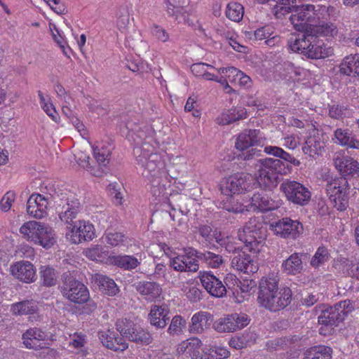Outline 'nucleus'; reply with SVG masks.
<instances>
[{
    "instance_id": "obj_62",
    "label": "nucleus",
    "mask_w": 359,
    "mask_h": 359,
    "mask_svg": "<svg viewBox=\"0 0 359 359\" xmlns=\"http://www.w3.org/2000/svg\"><path fill=\"white\" fill-rule=\"evenodd\" d=\"M183 8L179 6H175L170 3L166 4L167 13L172 17H175L176 20H180L181 15L182 16Z\"/></svg>"
},
{
    "instance_id": "obj_23",
    "label": "nucleus",
    "mask_w": 359,
    "mask_h": 359,
    "mask_svg": "<svg viewBox=\"0 0 359 359\" xmlns=\"http://www.w3.org/2000/svg\"><path fill=\"white\" fill-rule=\"evenodd\" d=\"M11 271L13 276L22 282L29 283L36 280V269L29 262H18L11 266Z\"/></svg>"
},
{
    "instance_id": "obj_59",
    "label": "nucleus",
    "mask_w": 359,
    "mask_h": 359,
    "mask_svg": "<svg viewBox=\"0 0 359 359\" xmlns=\"http://www.w3.org/2000/svg\"><path fill=\"white\" fill-rule=\"evenodd\" d=\"M203 291L198 287L193 285L188 288L186 292L187 297L192 302H198L203 299Z\"/></svg>"
},
{
    "instance_id": "obj_16",
    "label": "nucleus",
    "mask_w": 359,
    "mask_h": 359,
    "mask_svg": "<svg viewBox=\"0 0 359 359\" xmlns=\"http://www.w3.org/2000/svg\"><path fill=\"white\" fill-rule=\"evenodd\" d=\"M198 278L207 292L215 297H222L226 294V286L211 271H200Z\"/></svg>"
},
{
    "instance_id": "obj_7",
    "label": "nucleus",
    "mask_w": 359,
    "mask_h": 359,
    "mask_svg": "<svg viewBox=\"0 0 359 359\" xmlns=\"http://www.w3.org/2000/svg\"><path fill=\"white\" fill-rule=\"evenodd\" d=\"M349 189L347 177H339L327 183V194L332 205L337 210L344 211L348 207Z\"/></svg>"
},
{
    "instance_id": "obj_38",
    "label": "nucleus",
    "mask_w": 359,
    "mask_h": 359,
    "mask_svg": "<svg viewBox=\"0 0 359 359\" xmlns=\"http://www.w3.org/2000/svg\"><path fill=\"white\" fill-rule=\"evenodd\" d=\"M111 262L115 266L125 270H132L140 264V261L132 255H118L113 256Z\"/></svg>"
},
{
    "instance_id": "obj_52",
    "label": "nucleus",
    "mask_w": 359,
    "mask_h": 359,
    "mask_svg": "<svg viewBox=\"0 0 359 359\" xmlns=\"http://www.w3.org/2000/svg\"><path fill=\"white\" fill-rule=\"evenodd\" d=\"M276 292H264V294H258L257 302L260 306L271 311L274 310L275 306H278V304L274 303V295Z\"/></svg>"
},
{
    "instance_id": "obj_44",
    "label": "nucleus",
    "mask_w": 359,
    "mask_h": 359,
    "mask_svg": "<svg viewBox=\"0 0 359 359\" xmlns=\"http://www.w3.org/2000/svg\"><path fill=\"white\" fill-rule=\"evenodd\" d=\"M95 282L99 287L108 295H115L118 292V288L114 281L107 276L103 275H97Z\"/></svg>"
},
{
    "instance_id": "obj_56",
    "label": "nucleus",
    "mask_w": 359,
    "mask_h": 359,
    "mask_svg": "<svg viewBox=\"0 0 359 359\" xmlns=\"http://www.w3.org/2000/svg\"><path fill=\"white\" fill-rule=\"evenodd\" d=\"M15 199V192L12 191H7L0 201V209L4 212L8 211Z\"/></svg>"
},
{
    "instance_id": "obj_15",
    "label": "nucleus",
    "mask_w": 359,
    "mask_h": 359,
    "mask_svg": "<svg viewBox=\"0 0 359 359\" xmlns=\"http://www.w3.org/2000/svg\"><path fill=\"white\" fill-rule=\"evenodd\" d=\"M281 205L280 200L270 198L264 191L255 193L250 198V203L246 206L252 211L266 212L278 208Z\"/></svg>"
},
{
    "instance_id": "obj_13",
    "label": "nucleus",
    "mask_w": 359,
    "mask_h": 359,
    "mask_svg": "<svg viewBox=\"0 0 359 359\" xmlns=\"http://www.w3.org/2000/svg\"><path fill=\"white\" fill-rule=\"evenodd\" d=\"M68 229L69 231L66 233L67 238L74 244L91 241L95 236L94 226L85 220L73 222Z\"/></svg>"
},
{
    "instance_id": "obj_40",
    "label": "nucleus",
    "mask_w": 359,
    "mask_h": 359,
    "mask_svg": "<svg viewBox=\"0 0 359 359\" xmlns=\"http://www.w3.org/2000/svg\"><path fill=\"white\" fill-rule=\"evenodd\" d=\"M292 290L287 287L277 290L273 299L274 303L278 305V306H275L274 310H271V311L276 312L288 306L292 301Z\"/></svg>"
},
{
    "instance_id": "obj_54",
    "label": "nucleus",
    "mask_w": 359,
    "mask_h": 359,
    "mask_svg": "<svg viewBox=\"0 0 359 359\" xmlns=\"http://www.w3.org/2000/svg\"><path fill=\"white\" fill-rule=\"evenodd\" d=\"M229 355V351L222 346L211 347L208 349V359H226Z\"/></svg>"
},
{
    "instance_id": "obj_33",
    "label": "nucleus",
    "mask_w": 359,
    "mask_h": 359,
    "mask_svg": "<svg viewBox=\"0 0 359 359\" xmlns=\"http://www.w3.org/2000/svg\"><path fill=\"white\" fill-rule=\"evenodd\" d=\"M301 257L302 255L299 253L294 252L292 254L283 261L282 264L283 271L289 275H297L302 273L304 266Z\"/></svg>"
},
{
    "instance_id": "obj_55",
    "label": "nucleus",
    "mask_w": 359,
    "mask_h": 359,
    "mask_svg": "<svg viewBox=\"0 0 359 359\" xmlns=\"http://www.w3.org/2000/svg\"><path fill=\"white\" fill-rule=\"evenodd\" d=\"M197 232L204 239L205 241L211 243L214 238L217 237L212 230L211 226L208 224L200 225L198 228Z\"/></svg>"
},
{
    "instance_id": "obj_57",
    "label": "nucleus",
    "mask_w": 359,
    "mask_h": 359,
    "mask_svg": "<svg viewBox=\"0 0 359 359\" xmlns=\"http://www.w3.org/2000/svg\"><path fill=\"white\" fill-rule=\"evenodd\" d=\"M334 306L339 314H343V320L345 316L354 310L353 303L349 299L341 301L336 304Z\"/></svg>"
},
{
    "instance_id": "obj_45",
    "label": "nucleus",
    "mask_w": 359,
    "mask_h": 359,
    "mask_svg": "<svg viewBox=\"0 0 359 359\" xmlns=\"http://www.w3.org/2000/svg\"><path fill=\"white\" fill-rule=\"evenodd\" d=\"M202 346L201 341L196 337L188 339L183 341L178 348V351L185 353L187 356L191 358L196 354L199 348Z\"/></svg>"
},
{
    "instance_id": "obj_11",
    "label": "nucleus",
    "mask_w": 359,
    "mask_h": 359,
    "mask_svg": "<svg viewBox=\"0 0 359 359\" xmlns=\"http://www.w3.org/2000/svg\"><path fill=\"white\" fill-rule=\"evenodd\" d=\"M255 183L251 175L238 173L224 179L220 184V190L226 196L238 194L244 191H250Z\"/></svg>"
},
{
    "instance_id": "obj_9",
    "label": "nucleus",
    "mask_w": 359,
    "mask_h": 359,
    "mask_svg": "<svg viewBox=\"0 0 359 359\" xmlns=\"http://www.w3.org/2000/svg\"><path fill=\"white\" fill-rule=\"evenodd\" d=\"M116 326L121 335L136 344L148 345L153 341L152 335L149 331L128 319L118 320Z\"/></svg>"
},
{
    "instance_id": "obj_34",
    "label": "nucleus",
    "mask_w": 359,
    "mask_h": 359,
    "mask_svg": "<svg viewBox=\"0 0 359 359\" xmlns=\"http://www.w3.org/2000/svg\"><path fill=\"white\" fill-rule=\"evenodd\" d=\"M192 255L197 259L204 262L208 266L217 269L224 264V259L219 254H216L210 251L204 252L193 250Z\"/></svg>"
},
{
    "instance_id": "obj_50",
    "label": "nucleus",
    "mask_w": 359,
    "mask_h": 359,
    "mask_svg": "<svg viewBox=\"0 0 359 359\" xmlns=\"http://www.w3.org/2000/svg\"><path fill=\"white\" fill-rule=\"evenodd\" d=\"M102 238L105 243L111 246L124 245L126 240V237L123 233L112 231H107Z\"/></svg>"
},
{
    "instance_id": "obj_26",
    "label": "nucleus",
    "mask_w": 359,
    "mask_h": 359,
    "mask_svg": "<svg viewBox=\"0 0 359 359\" xmlns=\"http://www.w3.org/2000/svg\"><path fill=\"white\" fill-rule=\"evenodd\" d=\"M169 310L166 305L151 306L149 320L151 325L157 328H164L170 320Z\"/></svg>"
},
{
    "instance_id": "obj_48",
    "label": "nucleus",
    "mask_w": 359,
    "mask_h": 359,
    "mask_svg": "<svg viewBox=\"0 0 359 359\" xmlns=\"http://www.w3.org/2000/svg\"><path fill=\"white\" fill-rule=\"evenodd\" d=\"M244 13L243 6L236 2H230L226 7V16L232 21L239 22Z\"/></svg>"
},
{
    "instance_id": "obj_28",
    "label": "nucleus",
    "mask_w": 359,
    "mask_h": 359,
    "mask_svg": "<svg viewBox=\"0 0 359 359\" xmlns=\"http://www.w3.org/2000/svg\"><path fill=\"white\" fill-rule=\"evenodd\" d=\"M325 148V142L319 135H313L307 137L302 151L304 154L312 158L322 155Z\"/></svg>"
},
{
    "instance_id": "obj_29",
    "label": "nucleus",
    "mask_w": 359,
    "mask_h": 359,
    "mask_svg": "<svg viewBox=\"0 0 359 359\" xmlns=\"http://www.w3.org/2000/svg\"><path fill=\"white\" fill-rule=\"evenodd\" d=\"M333 55V48L326 47L322 41L315 36L313 43L309 46L306 51H304V56L310 59L325 58Z\"/></svg>"
},
{
    "instance_id": "obj_41",
    "label": "nucleus",
    "mask_w": 359,
    "mask_h": 359,
    "mask_svg": "<svg viewBox=\"0 0 359 359\" xmlns=\"http://www.w3.org/2000/svg\"><path fill=\"white\" fill-rule=\"evenodd\" d=\"M310 33L318 36H332L334 37L338 33V29L333 23H323L321 25H315L309 27Z\"/></svg>"
},
{
    "instance_id": "obj_61",
    "label": "nucleus",
    "mask_w": 359,
    "mask_h": 359,
    "mask_svg": "<svg viewBox=\"0 0 359 359\" xmlns=\"http://www.w3.org/2000/svg\"><path fill=\"white\" fill-rule=\"evenodd\" d=\"M215 241L221 246H224L228 252L233 253L234 255H238L239 252H243L239 248L236 247L233 243L226 242L224 238L216 237Z\"/></svg>"
},
{
    "instance_id": "obj_60",
    "label": "nucleus",
    "mask_w": 359,
    "mask_h": 359,
    "mask_svg": "<svg viewBox=\"0 0 359 359\" xmlns=\"http://www.w3.org/2000/svg\"><path fill=\"white\" fill-rule=\"evenodd\" d=\"M334 137L340 145L346 146L351 137V133L348 129L343 130L341 128H338L334 132Z\"/></svg>"
},
{
    "instance_id": "obj_20",
    "label": "nucleus",
    "mask_w": 359,
    "mask_h": 359,
    "mask_svg": "<svg viewBox=\"0 0 359 359\" xmlns=\"http://www.w3.org/2000/svg\"><path fill=\"white\" fill-rule=\"evenodd\" d=\"M48 335L38 327H32L26 330L22 336V343L27 348L41 349L46 346V341Z\"/></svg>"
},
{
    "instance_id": "obj_35",
    "label": "nucleus",
    "mask_w": 359,
    "mask_h": 359,
    "mask_svg": "<svg viewBox=\"0 0 359 359\" xmlns=\"http://www.w3.org/2000/svg\"><path fill=\"white\" fill-rule=\"evenodd\" d=\"M264 152L267 154L272 155L279 159L283 160L285 163L290 165L299 166L301 163L289 153L284 151L282 148L276 146H266L264 147Z\"/></svg>"
},
{
    "instance_id": "obj_31",
    "label": "nucleus",
    "mask_w": 359,
    "mask_h": 359,
    "mask_svg": "<svg viewBox=\"0 0 359 359\" xmlns=\"http://www.w3.org/2000/svg\"><path fill=\"white\" fill-rule=\"evenodd\" d=\"M339 68V72L342 75L359 76V54L345 57Z\"/></svg>"
},
{
    "instance_id": "obj_36",
    "label": "nucleus",
    "mask_w": 359,
    "mask_h": 359,
    "mask_svg": "<svg viewBox=\"0 0 359 359\" xmlns=\"http://www.w3.org/2000/svg\"><path fill=\"white\" fill-rule=\"evenodd\" d=\"M279 278L277 273H269L262 277L259 281V293L277 292L278 290Z\"/></svg>"
},
{
    "instance_id": "obj_21",
    "label": "nucleus",
    "mask_w": 359,
    "mask_h": 359,
    "mask_svg": "<svg viewBox=\"0 0 359 359\" xmlns=\"http://www.w3.org/2000/svg\"><path fill=\"white\" fill-rule=\"evenodd\" d=\"M311 29H303L302 33L297 36H291L287 41L289 49L294 53H298L304 55V51H306L309 46L313 43L315 35L310 33Z\"/></svg>"
},
{
    "instance_id": "obj_4",
    "label": "nucleus",
    "mask_w": 359,
    "mask_h": 359,
    "mask_svg": "<svg viewBox=\"0 0 359 359\" xmlns=\"http://www.w3.org/2000/svg\"><path fill=\"white\" fill-rule=\"evenodd\" d=\"M60 292L64 297L70 302L82 304L89 302L92 310L96 308V304L90 301V294L87 287L76 278L74 271H67L62 275Z\"/></svg>"
},
{
    "instance_id": "obj_2",
    "label": "nucleus",
    "mask_w": 359,
    "mask_h": 359,
    "mask_svg": "<svg viewBox=\"0 0 359 359\" xmlns=\"http://www.w3.org/2000/svg\"><path fill=\"white\" fill-rule=\"evenodd\" d=\"M328 8L325 6L302 4L295 6L290 16V21L297 31L307 29L314 23L327 15Z\"/></svg>"
},
{
    "instance_id": "obj_8",
    "label": "nucleus",
    "mask_w": 359,
    "mask_h": 359,
    "mask_svg": "<svg viewBox=\"0 0 359 359\" xmlns=\"http://www.w3.org/2000/svg\"><path fill=\"white\" fill-rule=\"evenodd\" d=\"M53 203L55 206L56 212L60 219L69 225H72L73 220L77 217L81 210V203L78 198L74 196H67L61 194L62 197H56L53 194Z\"/></svg>"
},
{
    "instance_id": "obj_51",
    "label": "nucleus",
    "mask_w": 359,
    "mask_h": 359,
    "mask_svg": "<svg viewBox=\"0 0 359 359\" xmlns=\"http://www.w3.org/2000/svg\"><path fill=\"white\" fill-rule=\"evenodd\" d=\"M233 332L246 327L250 321L248 316L243 313H233L231 314Z\"/></svg>"
},
{
    "instance_id": "obj_64",
    "label": "nucleus",
    "mask_w": 359,
    "mask_h": 359,
    "mask_svg": "<svg viewBox=\"0 0 359 359\" xmlns=\"http://www.w3.org/2000/svg\"><path fill=\"white\" fill-rule=\"evenodd\" d=\"M41 106L47 115L51 117L53 121H57V114L53 104L50 102V100L41 104Z\"/></svg>"
},
{
    "instance_id": "obj_27",
    "label": "nucleus",
    "mask_w": 359,
    "mask_h": 359,
    "mask_svg": "<svg viewBox=\"0 0 359 359\" xmlns=\"http://www.w3.org/2000/svg\"><path fill=\"white\" fill-rule=\"evenodd\" d=\"M133 286L137 292L150 302L158 298L162 292V288L160 285L154 282L140 281L133 284Z\"/></svg>"
},
{
    "instance_id": "obj_47",
    "label": "nucleus",
    "mask_w": 359,
    "mask_h": 359,
    "mask_svg": "<svg viewBox=\"0 0 359 359\" xmlns=\"http://www.w3.org/2000/svg\"><path fill=\"white\" fill-rule=\"evenodd\" d=\"M231 314L224 315L216 320L213 325V329L219 333L233 332Z\"/></svg>"
},
{
    "instance_id": "obj_22",
    "label": "nucleus",
    "mask_w": 359,
    "mask_h": 359,
    "mask_svg": "<svg viewBox=\"0 0 359 359\" xmlns=\"http://www.w3.org/2000/svg\"><path fill=\"white\" fill-rule=\"evenodd\" d=\"M48 198L39 194L30 196L27 203V212L35 218L41 219L46 215Z\"/></svg>"
},
{
    "instance_id": "obj_12",
    "label": "nucleus",
    "mask_w": 359,
    "mask_h": 359,
    "mask_svg": "<svg viewBox=\"0 0 359 359\" xmlns=\"http://www.w3.org/2000/svg\"><path fill=\"white\" fill-rule=\"evenodd\" d=\"M332 161L341 177L359 176V163L349 156L344 150L336 151L333 155Z\"/></svg>"
},
{
    "instance_id": "obj_58",
    "label": "nucleus",
    "mask_w": 359,
    "mask_h": 359,
    "mask_svg": "<svg viewBox=\"0 0 359 359\" xmlns=\"http://www.w3.org/2000/svg\"><path fill=\"white\" fill-rule=\"evenodd\" d=\"M151 33L154 37L161 42H166L169 40V34L163 27L154 24L151 27Z\"/></svg>"
},
{
    "instance_id": "obj_3",
    "label": "nucleus",
    "mask_w": 359,
    "mask_h": 359,
    "mask_svg": "<svg viewBox=\"0 0 359 359\" xmlns=\"http://www.w3.org/2000/svg\"><path fill=\"white\" fill-rule=\"evenodd\" d=\"M258 179L259 184L271 187H276L279 181V175L290 174L292 167L278 158H265L257 161Z\"/></svg>"
},
{
    "instance_id": "obj_18",
    "label": "nucleus",
    "mask_w": 359,
    "mask_h": 359,
    "mask_svg": "<svg viewBox=\"0 0 359 359\" xmlns=\"http://www.w3.org/2000/svg\"><path fill=\"white\" fill-rule=\"evenodd\" d=\"M264 137L260 130L245 129L236 138L235 147L237 149L244 151L255 145L263 143Z\"/></svg>"
},
{
    "instance_id": "obj_5",
    "label": "nucleus",
    "mask_w": 359,
    "mask_h": 359,
    "mask_svg": "<svg viewBox=\"0 0 359 359\" xmlns=\"http://www.w3.org/2000/svg\"><path fill=\"white\" fill-rule=\"evenodd\" d=\"M238 236L244 243L246 250L257 253L265 244L266 229L256 217H252L242 230H239Z\"/></svg>"
},
{
    "instance_id": "obj_17",
    "label": "nucleus",
    "mask_w": 359,
    "mask_h": 359,
    "mask_svg": "<svg viewBox=\"0 0 359 359\" xmlns=\"http://www.w3.org/2000/svg\"><path fill=\"white\" fill-rule=\"evenodd\" d=\"M98 338L102 345L114 351H123L128 348V344L119 332L107 330L98 332Z\"/></svg>"
},
{
    "instance_id": "obj_25",
    "label": "nucleus",
    "mask_w": 359,
    "mask_h": 359,
    "mask_svg": "<svg viewBox=\"0 0 359 359\" xmlns=\"http://www.w3.org/2000/svg\"><path fill=\"white\" fill-rule=\"evenodd\" d=\"M213 320L212 316L207 311H198L193 315L189 325L191 334H200L208 329Z\"/></svg>"
},
{
    "instance_id": "obj_42",
    "label": "nucleus",
    "mask_w": 359,
    "mask_h": 359,
    "mask_svg": "<svg viewBox=\"0 0 359 359\" xmlns=\"http://www.w3.org/2000/svg\"><path fill=\"white\" fill-rule=\"evenodd\" d=\"M39 276L43 285L52 287L56 285L57 273L53 268L48 266H41L39 269Z\"/></svg>"
},
{
    "instance_id": "obj_53",
    "label": "nucleus",
    "mask_w": 359,
    "mask_h": 359,
    "mask_svg": "<svg viewBox=\"0 0 359 359\" xmlns=\"http://www.w3.org/2000/svg\"><path fill=\"white\" fill-rule=\"evenodd\" d=\"M328 115L332 118L341 120L348 115V109L343 105L329 104Z\"/></svg>"
},
{
    "instance_id": "obj_14",
    "label": "nucleus",
    "mask_w": 359,
    "mask_h": 359,
    "mask_svg": "<svg viewBox=\"0 0 359 359\" xmlns=\"http://www.w3.org/2000/svg\"><path fill=\"white\" fill-rule=\"evenodd\" d=\"M272 226L275 233L283 238L296 239L303 231L302 223L289 217L279 219Z\"/></svg>"
},
{
    "instance_id": "obj_1",
    "label": "nucleus",
    "mask_w": 359,
    "mask_h": 359,
    "mask_svg": "<svg viewBox=\"0 0 359 359\" xmlns=\"http://www.w3.org/2000/svg\"><path fill=\"white\" fill-rule=\"evenodd\" d=\"M151 147L144 143L141 147L134 148L136 164L143 169L142 175L151 184V191L154 196L160 197L164 191V186H161L162 175L165 173V163L161 155L153 152Z\"/></svg>"
},
{
    "instance_id": "obj_6",
    "label": "nucleus",
    "mask_w": 359,
    "mask_h": 359,
    "mask_svg": "<svg viewBox=\"0 0 359 359\" xmlns=\"http://www.w3.org/2000/svg\"><path fill=\"white\" fill-rule=\"evenodd\" d=\"M20 232L27 240H31L45 248H50L56 241L52 228L36 221L25 223L20 228Z\"/></svg>"
},
{
    "instance_id": "obj_63",
    "label": "nucleus",
    "mask_w": 359,
    "mask_h": 359,
    "mask_svg": "<svg viewBox=\"0 0 359 359\" xmlns=\"http://www.w3.org/2000/svg\"><path fill=\"white\" fill-rule=\"evenodd\" d=\"M86 343V336L82 333L75 332L69 344L72 345L74 348H80L83 347Z\"/></svg>"
},
{
    "instance_id": "obj_39",
    "label": "nucleus",
    "mask_w": 359,
    "mask_h": 359,
    "mask_svg": "<svg viewBox=\"0 0 359 359\" xmlns=\"http://www.w3.org/2000/svg\"><path fill=\"white\" fill-rule=\"evenodd\" d=\"M332 350L326 346H316L306 350L304 359H331Z\"/></svg>"
},
{
    "instance_id": "obj_43",
    "label": "nucleus",
    "mask_w": 359,
    "mask_h": 359,
    "mask_svg": "<svg viewBox=\"0 0 359 359\" xmlns=\"http://www.w3.org/2000/svg\"><path fill=\"white\" fill-rule=\"evenodd\" d=\"M210 69H215V68L203 62L195 63L191 66V71L195 76L202 77L207 81L216 79V76L208 71Z\"/></svg>"
},
{
    "instance_id": "obj_10",
    "label": "nucleus",
    "mask_w": 359,
    "mask_h": 359,
    "mask_svg": "<svg viewBox=\"0 0 359 359\" xmlns=\"http://www.w3.org/2000/svg\"><path fill=\"white\" fill-rule=\"evenodd\" d=\"M280 190L284 194L287 200L297 205H306L311 197L309 189L302 184L286 179L280 185Z\"/></svg>"
},
{
    "instance_id": "obj_49",
    "label": "nucleus",
    "mask_w": 359,
    "mask_h": 359,
    "mask_svg": "<svg viewBox=\"0 0 359 359\" xmlns=\"http://www.w3.org/2000/svg\"><path fill=\"white\" fill-rule=\"evenodd\" d=\"M186 320L181 316H175L171 320L168 332L171 335H180L186 327Z\"/></svg>"
},
{
    "instance_id": "obj_24",
    "label": "nucleus",
    "mask_w": 359,
    "mask_h": 359,
    "mask_svg": "<svg viewBox=\"0 0 359 359\" xmlns=\"http://www.w3.org/2000/svg\"><path fill=\"white\" fill-rule=\"evenodd\" d=\"M231 266L245 273H254L258 270V264L256 261L245 252H239L231 259Z\"/></svg>"
},
{
    "instance_id": "obj_19",
    "label": "nucleus",
    "mask_w": 359,
    "mask_h": 359,
    "mask_svg": "<svg viewBox=\"0 0 359 359\" xmlns=\"http://www.w3.org/2000/svg\"><path fill=\"white\" fill-rule=\"evenodd\" d=\"M193 250L191 249L186 255L170 258V266L180 272H196L199 269V264L198 260L192 255Z\"/></svg>"
},
{
    "instance_id": "obj_37",
    "label": "nucleus",
    "mask_w": 359,
    "mask_h": 359,
    "mask_svg": "<svg viewBox=\"0 0 359 359\" xmlns=\"http://www.w3.org/2000/svg\"><path fill=\"white\" fill-rule=\"evenodd\" d=\"M38 310L36 302L33 301H22L11 304V311L13 315L22 316L35 313Z\"/></svg>"
},
{
    "instance_id": "obj_30",
    "label": "nucleus",
    "mask_w": 359,
    "mask_h": 359,
    "mask_svg": "<svg viewBox=\"0 0 359 359\" xmlns=\"http://www.w3.org/2000/svg\"><path fill=\"white\" fill-rule=\"evenodd\" d=\"M245 117L246 111L244 108H231L222 112L216 118V122L219 125L225 126L243 119Z\"/></svg>"
},
{
    "instance_id": "obj_46",
    "label": "nucleus",
    "mask_w": 359,
    "mask_h": 359,
    "mask_svg": "<svg viewBox=\"0 0 359 359\" xmlns=\"http://www.w3.org/2000/svg\"><path fill=\"white\" fill-rule=\"evenodd\" d=\"M330 255L324 246H320L310 261V265L314 269H318L329 261Z\"/></svg>"
},
{
    "instance_id": "obj_32",
    "label": "nucleus",
    "mask_w": 359,
    "mask_h": 359,
    "mask_svg": "<svg viewBox=\"0 0 359 359\" xmlns=\"http://www.w3.org/2000/svg\"><path fill=\"white\" fill-rule=\"evenodd\" d=\"M342 320L343 314H339L334 306L325 309L318 316V323L325 327L337 325Z\"/></svg>"
}]
</instances>
